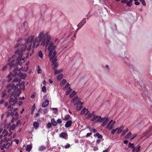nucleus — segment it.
Wrapping results in <instances>:
<instances>
[{"label": "nucleus", "mask_w": 152, "mask_h": 152, "mask_svg": "<svg viewBox=\"0 0 152 152\" xmlns=\"http://www.w3.org/2000/svg\"><path fill=\"white\" fill-rule=\"evenodd\" d=\"M21 124V123H20V120H18L17 122L16 125V126H18V125H19V124L20 125Z\"/></svg>", "instance_id": "61"}, {"label": "nucleus", "mask_w": 152, "mask_h": 152, "mask_svg": "<svg viewBox=\"0 0 152 152\" xmlns=\"http://www.w3.org/2000/svg\"><path fill=\"white\" fill-rule=\"evenodd\" d=\"M117 129L118 128L116 129H113L111 131V134H113L116 132Z\"/></svg>", "instance_id": "54"}, {"label": "nucleus", "mask_w": 152, "mask_h": 152, "mask_svg": "<svg viewBox=\"0 0 152 152\" xmlns=\"http://www.w3.org/2000/svg\"><path fill=\"white\" fill-rule=\"evenodd\" d=\"M34 38V36H32L25 39L26 43L24 44H23V45L25 44L27 50L28 51L30 50L31 48L32 42L33 41H34L33 40Z\"/></svg>", "instance_id": "4"}, {"label": "nucleus", "mask_w": 152, "mask_h": 152, "mask_svg": "<svg viewBox=\"0 0 152 152\" xmlns=\"http://www.w3.org/2000/svg\"><path fill=\"white\" fill-rule=\"evenodd\" d=\"M15 85L14 83L11 84L10 83L8 84L6 86L7 88L8 89V92H9L11 91V89H13L15 87Z\"/></svg>", "instance_id": "8"}, {"label": "nucleus", "mask_w": 152, "mask_h": 152, "mask_svg": "<svg viewBox=\"0 0 152 152\" xmlns=\"http://www.w3.org/2000/svg\"><path fill=\"white\" fill-rule=\"evenodd\" d=\"M24 82L23 81L21 82V83L20 85V86L21 87L23 86V88H21L22 90H24L25 89V86L24 85Z\"/></svg>", "instance_id": "32"}, {"label": "nucleus", "mask_w": 152, "mask_h": 152, "mask_svg": "<svg viewBox=\"0 0 152 152\" xmlns=\"http://www.w3.org/2000/svg\"><path fill=\"white\" fill-rule=\"evenodd\" d=\"M51 63H53V68L54 70H55L58 66V64L57 62H56Z\"/></svg>", "instance_id": "22"}, {"label": "nucleus", "mask_w": 152, "mask_h": 152, "mask_svg": "<svg viewBox=\"0 0 152 152\" xmlns=\"http://www.w3.org/2000/svg\"><path fill=\"white\" fill-rule=\"evenodd\" d=\"M11 106L12 105L10 104L7 107V108L9 109V110L11 111H12L13 109V107Z\"/></svg>", "instance_id": "40"}, {"label": "nucleus", "mask_w": 152, "mask_h": 152, "mask_svg": "<svg viewBox=\"0 0 152 152\" xmlns=\"http://www.w3.org/2000/svg\"><path fill=\"white\" fill-rule=\"evenodd\" d=\"M66 79H63L62 81H61V83H62L63 84V85H64L65 84V83H66Z\"/></svg>", "instance_id": "51"}, {"label": "nucleus", "mask_w": 152, "mask_h": 152, "mask_svg": "<svg viewBox=\"0 0 152 152\" xmlns=\"http://www.w3.org/2000/svg\"><path fill=\"white\" fill-rule=\"evenodd\" d=\"M88 109L85 108L81 111L80 114L81 115H83L85 113H86L85 115H86L88 114Z\"/></svg>", "instance_id": "18"}, {"label": "nucleus", "mask_w": 152, "mask_h": 152, "mask_svg": "<svg viewBox=\"0 0 152 152\" xmlns=\"http://www.w3.org/2000/svg\"><path fill=\"white\" fill-rule=\"evenodd\" d=\"M56 46L55 45H54L53 46H52L51 48H50V49L48 50H49V51H51V53L53 52L54 50L56 48Z\"/></svg>", "instance_id": "28"}, {"label": "nucleus", "mask_w": 152, "mask_h": 152, "mask_svg": "<svg viewBox=\"0 0 152 152\" xmlns=\"http://www.w3.org/2000/svg\"><path fill=\"white\" fill-rule=\"evenodd\" d=\"M20 93V91L17 87L15 88L13 92L10 93L9 102L11 105L13 106L18 104L17 97L19 96Z\"/></svg>", "instance_id": "1"}, {"label": "nucleus", "mask_w": 152, "mask_h": 152, "mask_svg": "<svg viewBox=\"0 0 152 152\" xmlns=\"http://www.w3.org/2000/svg\"><path fill=\"white\" fill-rule=\"evenodd\" d=\"M51 38L50 35H47L46 37L42 41L41 45H42L43 46H45L46 48L48 45L49 43L51 40Z\"/></svg>", "instance_id": "6"}, {"label": "nucleus", "mask_w": 152, "mask_h": 152, "mask_svg": "<svg viewBox=\"0 0 152 152\" xmlns=\"http://www.w3.org/2000/svg\"><path fill=\"white\" fill-rule=\"evenodd\" d=\"M51 122L53 126H55L57 125V123L55 120L54 118H52L51 120Z\"/></svg>", "instance_id": "24"}, {"label": "nucleus", "mask_w": 152, "mask_h": 152, "mask_svg": "<svg viewBox=\"0 0 152 152\" xmlns=\"http://www.w3.org/2000/svg\"><path fill=\"white\" fill-rule=\"evenodd\" d=\"M103 121V120L101 118V117L99 116V118H98L96 122L97 123L99 122H102Z\"/></svg>", "instance_id": "42"}, {"label": "nucleus", "mask_w": 152, "mask_h": 152, "mask_svg": "<svg viewBox=\"0 0 152 152\" xmlns=\"http://www.w3.org/2000/svg\"><path fill=\"white\" fill-rule=\"evenodd\" d=\"M46 149V148L45 147L43 146H42L39 147V150L40 151H42Z\"/></svg>", "instance_id": "38"}, {"label": "nucleus", "mask_w": 152, "mask_h": 152, "mask_svg": "<svg viewBox=\"0 0 152 152\" xmlns=\"http://www.w3.org/2000/svg\"><path fill=\"white\" fill-rule=\"evenodd\" d=\"M51 126V124L50 122H49L47 124V127L48 128H50Z\"/></svg>", "instance_id": "53"}, {"label": "nucleus", "mask_w": 152, "mask_h": 152, "mask_svg": "<svg viewBox=\"0 0 152 152\" xmlns=\"http://www.w3.org/2000/svg\"><path fill=\"white\" fill-rule=\"evenodd\" d=\"M16 126H17L16 125L13 124H12V126H11L10 128V130L11 129H12L13 130H14L15 129Z\"/></svg>", "instance_id": "36"}, {"label": "nucleus", "mask_w": 152, "mask_h": 152, "mask_svg": "<svg viewBox=\"0 0 152 152\" xmlns=\"http://www.w3.org/2000/svg\"><path fill=\"white\" fill-rule=\"evenodd\" d=\"M20 79L18 77H15V78L12 80V83H17V85L18 86V85L20 84Z\"/></svg>", "instance_id": "13"}, {"label": "nucleus", "mask_w": 152, "mask_h": 152, "mask_svg": "<svg viewBox=\"0 0 152 152\" xmlns=\"http://www.w3.org/2000/svg\"><path fill=\"white\" fill-rule=\"evenodd\" d=\"M72 124V122L71 120L68 121L66 122L65 124V126L66 128L70 127Z\"/></svg>", "instance_id": "16"}, {"label": "nucleus", "mask_w": 152, "mask_h": 152, "mask_svg": "<svg viewBox=\"0 0 152 152\" xmlns=\"http://www.w3.org/2000/svg\"><path fill=\"white\" fill-rule=\"evenodd\" d=\"M16 75H17L18 76L23 79H24L26 77V74L25 73H22L21 72H20L18 74H17Z\"/></svg>", "instance_id": "14"}, {"label": "nucleus", "mask_w": 152, "mask_h": 152, "mask_svg": "<svg viewBox=\"0 0 152 152\" xmlns=\"http://www.w3.org/2000/svg\"><path fill=\"white\" fill-rule=\"evenodd\" d=\"M128 147L130 148H133L134 147V144L131 143L130 142L128 145Z\"/></svg>", "instance_id": "37"}, {"label": "nucleus", "mask_w": 152, "mask_h": 152, "mask_svg": "<svg viewBox=\"0 0 152 152\" xmlns=\"http://www.w3.org/2000/svg\"><path fill=\"white\" fill-rule=\"evenodd\" d=\"M78 96L77 95L76 96L74 97L71 100V103L73 104L74 105H76L77 103H78V102L80 101L79 99L78 100Z\"/></svg>", "instance_id": "9"}, {"label": "nucleus", "mask_w": 152, "mask_h": 152, "mask_svg": "<svg viewBox=\"0 0 152 152\" xmlns=\"http://www.w3.org/2000/svg\"><path fill=\"white\" fill-rule=\"evenodd\" d=\"M69 83H67L66 84V86H65V88L66 89L67 88L69 87Z\"/></svg>", "instance_id": "64"}, {"label": "nucleus", "mask_w": 152, "mask_h": 152, "mask_svg": "<svg viewBox=\"0 0 152 152\" xmlns=\"http://www.w3.org/2000/svg\"><path fill=\"white\" fill-rule=\"evenodd\" d=\"M53 43L52 42H50L49 45L48 47V50H49L50 48H51L52 46H53L54 45H53Z\"/></svg>", "instance_id": "43"}, {"label": "nucleus", "mask_w": 152, "mask_h": 152, "mask_svg": "<svg viewBox=\"0 0 152 152\" xmlns=\"http://www.w3.org/2000/svg\"><path fill=\"white\" fill-rule=\"evenodd\" d=\"M70 117V115L69 114H68L63 117L62 118L64 120L67 121L69 119Z\"/></svg>", "instance_id": "21"}, {"label": "nucleus", "mask_w": 152, "mask_h": 152, "mask_svg": "<svg viewBox=\"0 0 152 152\" xmlns=\"http://www.w3.org/2000/svg\"><path fill=\"white\" fill-rule=\"evenodd\" d=\"M67 137V134L66 133L62 132L60 134V137L66 139Z\"/></svg>", "instance_id": "17"}, {"label": "nucleus", "mask_w": 152, "mask_h": 152, "mask_svg": "<svg viewBox=\"0 0 152 152\" xmlns=\"http://www.w3.org/2000/svg\"><path fill=\"white\" fill-rule=\"evenodd\" d=\"M115 122H116L115 121H114L113 122V123L111 124V126L109 127V130H111L113 128V126Z\"/></svg>", "instance_id": "41"}, {"label": "nucleus", "mask_w": 152, "mask_h": 152, "mask_svg": "<svg viewBox=\"0 0 152 152\" xmlns=\"http://www.w3.org/2000/svg\"><path fill=\"white\" fill-rule=\"evenodd\" d=\"M7 140V141H8V140H7V138L6 137H4V140H1V142H4L6 141Z\"/></svg>", "instance_id": "57"}, {"label": "nucleus", "mask_w": 152, "mask_h": 152, "mask_svg": "<svg viewBox=\"0 0 152 152\" xmlns=\"http://www.w3.org/2000/svg\"><path fill=\"white\" fill-rule=\"evenodd\" d=\"M63 69H61L60 70H57L56 69L54 70V73L55 74H58L59 73L61 72H62Z\"/></svg>", "instance_id": "30"}, {"label": "nucleus", "mask_w": 152, "mask_h": 152, "mask_svg": "<svg viewBox=\"0 0 152 152\" xmlns=\"http://www.w3.org/2000/svg\"><path fill=\"white\" fill-rule=\"evenodd\" d=\"M131 135V132H129L127 134H126L125 137V138L126 139H128L129 138V136Z\"/></svg>", "instance_id": "46"}, {"label": "nucleus", "mask_w": 152, "mask_h": 152, "mask_svg": "<svg viewBox=\"0 0 152 152\" xmlns=\"http://www.w3.org/2000/svg\"><path fill=\"white\" fill-rule=\"evenodd\" d=\"M34 50H32V53H29V52H28L27 54V56H28V55L29 54L30 56H31L32 54L33 53H34Z\"/></svg>", "instance_id": "60"}, {"label": "nucleus", "mask_w": 152, "mask_h": 152, "mask_svg": "<svg viewBox=\"0 0 152 152\" xmlns=\"http://www.w3.org/2000/svg\"><path fill=\"white\" fill-rule=\"evenodd\" d=\"M77 94V92L75 91H73L72 93L69 95V96L70 98H72L75 95Z\"/></svg>", "instance_id": "25"}, {"label": "nucleus", "mask_w": 152, "mask_h": 152, "mask_svg": "<svg viewBox=\"0 0 152 152\" xmlns=\"http://www.w3.org/2000/svg\"><path fill=\"white\" fill-rule=\"evenodd\" d=\"M39 56L42 59L43 57V54L41 51H40L38 53Z\"/></svg>", "instance_id": "34"}, {"label": "nucleus", "mask_w": 152, "mask_h": 152, "mask_svg": "<svg viewBox=\"0 0 152 152\" xmlns=\"http://www.w3.org/2000/svg\"><path fill=\"white\" fill-rule=\"evenodd\" d=\"M151 134H152V130H151V131L150 132L149 130H147L143 134V136L146 135L148 137H149Z\"/></svg>", "instance_id": "11"}, {"label": "nucleus", "mask_w": 152, "mask_h": 152, "mask_svg": "<svg viewBox=\"0 0 152 152\" xmlns=\"http://www.w3.org/2000/svg\"><path fill=\"white\" fill-rule=\"evenodd\" d=\"M94 136H96L98 138H100L102 139V135L100 134L99 133H96L94 135Z\"/></svg>", "instance_id": "31"}, {"label": "nucleus", "mask_w": 152, "mask_h": 152, "mask_svg": "<svg viewBox=\"0 0 152 152\" xmlns=\"http://www.w3.org/2000/svg\"><path fill=\"white\" fill-rule=\"evenodd\" d=\"M133 0H130L127 3L126 5L128 7H130L132 5V1Z\"/></svg>", "instance_id": "35"}, {"label": "nucleus", "mask_w": 152, "mask_h": 152, "mask_svg": "<svg viewBox=\"0 0 152 152\" xmlns=\"http://www.w3.org/2000/svg\"><path fill=\"white\" fill-rule=\"evenodd\" d=\"M21 61V58H17L16 60V64H14L13 63L14 62V60L12 61L9 64V65L10 66V69L13 70L14 75H17L16 71L18 69V67L17 66L18 64L20 65V66H21L22 65V63H20V61Z\"/></svg>", "instance_id": "3"}, {"label": "nucleus", "mask_w": 152, "mask_h": 152, "mask_svg": "<svg viewBox=\"0 0 152 152\" xmlns=\"http://www.w3.org/2000/svg\"><path fill=\"white\" fill-rule=\"evenodd\" d=\"M128 131V128L126 129L122 133V136H123Z\"/></svg>", "instance_id": "44"}, {"label": "nucleus", "mask_w": 152, "mask_h": 152, "mask_svg": "<svg viewBox=\"0 0 152 152\" xmlns=\"http://www.w3.org/2000/svg\"><path fill=\"white\" fill-rule=\"evenodd\" d=\"M7 94L5 93V91H3L2 92V98H4L5 96L7 95Z\"/></svg>", "instance_id": "47"}, {"label": "nucleus", "mask_w": 152, "mask_h": 152, "mask_svg": "<svg viewBox=\"0 0 152 152\" xmlns=\"http://www.w3.org/2000/svg\"><path fill=\"white\" fill-rule=\"evenodd\" d=\"M124 128V126H121L120 128H119L117 132L118 133H119L121 132L123 130V129Z\"/></svg>", "instance_id": "26"}, {"label": "nucleus", "mask_w": 152, "mask_h": 152, "mask_svg": "<svg viewBox=\"0 0 152 152\" xmlns=\"http://www.w3.org/2000/svg\"><path fill=\"white\" fill-rule=\"evenodd\" d=\"M33 126L35 129H37L39 126L38 122H35L33 124Z\"/></svg>", "instance_id": "29"}, {"label": "nucleus", "mask_w": 152, "mask_h": 152, "mask_svg": "<svg viewBox=\"0 0 152 152\" xmlns=\"http://www.w3.org/2000/svg\"><path fill=\"white\" fill-rule=\"evenodd\" d=\"M42 91L43 92H46V88L45 86H43L42 88Z\"/></svg>", "instance_id": "50"}, {"label": "nucleus", "mask_w": 152, "mask_h": 152, "mask_svg": "<svg viewBox=\"0 0 152 152\" xmlns=\"http://www.w3.org/2000/svg\"><path fill=\"white\" fill-rule=\"evenodd\" d=\"M83 104V103L81 102L80 101L78 102L76 104L77 105V108L78 110H80L81 109Z\"/></svg>", "instance_id": "15"}, {"label": "nucleus", "mask_w": 152, "mask_h": 152, "mask_svg": "<svg viewBox=\"0 0 152 152\" xmlns=\"http://www.w3.org/2000/svg\"><path fill=\"white\" fill-rule=\"evenodd\" d=\"M107 122L106 121H104L102 123V126H104L105 125L107 124Z\"/></svg>", "instance_id": "52"}, {"label": "nucleus", "mask_w": 152, "mask_h": 152, "mask_svg": "<svg viewBox=\"0 0 152 152\" xmlns=\"http://www.w3.org/2000/svg\"><path fill=\"white\" fill-rule=\"evenodd\" d=\"M70 147V145L69 144H68L66 145L65 146L64 148L66 149H67L69 148Z\"/></svg>", "instance_id": "62"}, {"label": "nucleus", "mask_w": 152, "mask_h": 152, "mask_svg": "<svg viewBox=\"0 0 152 152\" xmlns=\"http://www.w3.org/2000/svg\"><path fill=\"white\" fill-rule=\"evenodd\" d=\"M93 116V114H92L91 113H89L88 114L87 117L89 118Z\"/></svg>", "instance_id": "56"}, {"label": "nucleus", "mask_w": 152, "mask_h": 152, "mask_svg": "<svg viewBox=\"0 0 152 152\" xmlns=\"http://www.w3.org/2000/svg\"><path fill=\"white\" fill-rule=\"evenodd\" d=\"M26 48L25 44H22L20 46V44L18 43L15 45L14 53L16 55L18 56L17 58H19V59L22 58L23 53L25 52Z\"/></svg>", "instance_id": "2"}, {"label": "nucleus", "mask_w": 152, "mask_h": 152, "mask_svg": "<svg viewBox=\"0 0 152 152\" xmlns=\"http://www.w3.org/2000/svg\"><path fill=\"white\" fill-rule=\"evenodd\" d=\"M57 121L58 123L59 124H61L62 122L61 119L59 118L58 119Z\"/></svg>", "instance_id": "63"}, {"label": "nucleus", "mask_w": 152, "mask_h": 152, "mask_svg": "<svg viewBox=\"0 0 152 152\" xmlns=\"http://www.w3.org/2000/svg\"><path fill=\"white\" fill-rule=\"evenodd\" d=\"M49 104V101L48 100L46 99L45 102H43L42 104V107H45L48 105Z\"/></svg>", "instance_id": "19"}, {"label": "nucleus", "mask_w": 152, "mask_h": 152, "mask_svg": "<svg viewBox=\"0 0 152 152\" xmlns=\"http://www.w3.org/2000/svg\"><path fill=\"white\" fill-rule=\"evenodd\" d=\"M32 147L31 145H27L26 146V150L28 152H29L32 148Z\"/></svg>", "instance_id": "23"}, {"label": "nucleus", "mask_w": 152, "mask_h": 152, "mask_svg": "<svg viewBox=\"0 0 152 152\" xmlns=\"http://www.w3.org/2000/svg\"><path fill=\"white\" fill-rule=\"evenodd\" d=\"M86 18H83L82 20L78 24L77 26L79 27V29L81 28L83 25L86 23Z\"/></svg>", "instance_id": "12"}, {"label": "nucleus", "mask_w": 152, "mask_h": 152, "mask_svg": "<svg viewBox=\"0 0 152 152\" xmlns=\"http://www.w3.org/2000/svg\"><path fill=\"white\" fill-rule=\"evenodd\" d=\"M93 117L91 119V121H94L99 117V116L94 115Z\"/></svg>", "instance_id": "33"}, {"label": "nucleus", "mask_w": 152, "mask_h": 152, "mask_svg": "<svg viewBox=\"0 0 152 152\" xmlns=\"http://www.w3.org/2000/svg\"><path fill=\"white\" fill-rule=\"evenodd\" d=\"M69 90L67 91L66 92V95H68L71 92V91L72 90V89L70 87H69Z\"/></svg>", "instance_id": "45"}, {"label": "nucleus", "mask_w": 152, "mask_h": 152, "mask_svg": "<svg viewBox=\"0 0 152 152\" xmlns=\"http://www.w3.org/2000/svg\"><path fill=\"white\" fill-rule=\"evenodd\" d=\"M113 120H112L109 122L108 123V124L107 125V127H109L110 125L112 123V122H113Z\"/></svg>", "instance_id": "59"}, {"label": "nucleus", "mask_w": 152, "mask_h": 152, "mask_svg": "<svg viewBox=\"0 0 152 152\" xmlns=\"http://www.w3.org/2000/svg\"><path fill=\"white\" fill-rule=\"evenodd\" d=\"M18 113L17 112H16L14 114V115L15 116V120H17L18 118Z\"/></svg>", "instance_id": "39"}, {"label": "nucleus", "mask_w": 152, "mask_h": 152, "mask_svg": "<svg viewBox=\"0 0 152 152\" xmlns=\"http://www.w3.org/2000/svg\"><path fill=\"white\" fill-rule=\"evenodd\" d=\"M104 68L107 69V70H108V71H109V70H110V68L109 66L108 65H106L105 66H104Z\"/></svg>", "instance_id": "55"}, {"label": "nucleus", "mask_w": 152, "mask_h": 152, "mask_svg": "<svg viewBox=\"0 0 152 152\" xmlns=\"http://www.w3.org/2000/svg\"><path fill=\"white\" fill-rule=\"evenodd\" d=\"M140 1L141 2L143 5L144 6L146 5V3L144 0H140Z\"/></svg>", "instance_id": "49"}, {"label": "nucleus", "mask_w": 152, "mask_h": 152, "mask_svg": "<svg viewBox=\"0 0 152 152\" xmlns=\"http://www.w3.org/2000/svg\"><path fill=\"white\" fill-rule=\"evenodd\" d=\"M46 37L44 33V32L43 31H42L40 32V33L39 34L38 37H37L38 39L39 38V42H40L42 41L43 39H44Z\"/></svg>", "instance_id": "7"}, {"label": "nucleus", "mask_w": 152, "mask_h": 152, "mask_svg": "<svg viewBox=\"0 0 152 152\" xmlns=\"http://www.w3.org/2000/svg\"><path fill=\"white\" fill-rule=\"evenodd\" d=\"M7 66H4V67H3L2 69V70L3 71H5L7 69Z\"/></svg>", "instance_id": "58"}, {"label": "nucleus", "mask_w": 152, "mask_h": 152, "mask_svg": "<svg viewBox=\"0 0 152 152\" xmlns=\"http://www.w3.org/2000/svg\"><path fill=\"white\" fill-rule=\"evenodd\" d=\"M40 42H39V40H38V38L36 37L33 41V45L32 47L34 49L35 47V44L36 42H37L38 43L37 45H36V47L37 48V47L39 46L40 44Z\"/></svg>", "instance_id": "10"}, {"label": "nucleus", "mask_w": 152, "mask_h": 152, "mask_svg": "<svg viewBox=\"0 0 152 152\" xmlns=\"http://www.w3.org/2000/svg\"><path fill=\"white\" fill-rule=\"evenodd\" d=\"M12 75L13 77L14 76L12 75V73H10V74L8 75L7 77L8 78V79L7 81L8 82H10L12 80Z\"/></svg>", "instance_id": "20"}, {"label": "nucleus", "mask_w": 152, "mask_h": 152, "mask_svg": "<svg viewBox=\"0 0 152 152\" xmlns=\"http://www.w3.org/2000/svg\"><path fill=\"white\" fill-rule=\"evenodd\" d=\"M56 54L57 53L56 50L52 53L51 51L49 52L48 56L50 57V61H51V62H56L57 61V56H56Z\"/></svg>", "instance_id": "5"}, {"label": "nucleus", "mask_w": 152, "mask_h": 152, "mask_svg": "<svg viewBox=\"0 0 152 152\" xmlns=\"http://www.w3.org/2000/svg\"><path fill=\"white\" fill-rule=\"evenodd\" d=\"M63 77V75L62 74H61L57 76V79L58 80H61Z\"/></svg>", "instance_id": "27"}, {"label": "nucleus", "mask_w": 152, "mask_h": 152, "mask_svg": "<svg viewBox=\"0 0 152 152\" xmlns=\"http://www.w3.org/2000/svg\"><path fill=\"white\" fill-rule=\"evenodd\" d=\"M10 145V143L8 142L5 145V148L6 149H7V148H8L9 147Z\"/></svg>", "instance_id": "48"}]
</instances>
